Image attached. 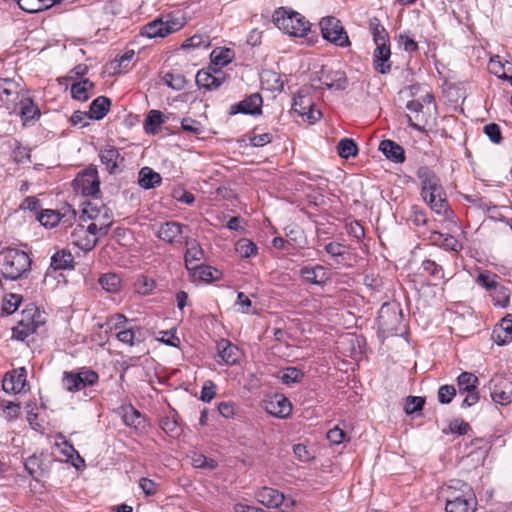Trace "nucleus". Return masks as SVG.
Masks as SVG:
<instances>
[{"label":"nucleus","instance_id":"obj_1","mask_svg":"<svg viewBox=\"0 0 512 512\" xmlns=\"http://www.w3.org/2000/svg\"><path fill=\"white\" fill-rule=\"evenodd\" d=\"M446 512H475L477 500L472 487L458 479L450 480L445 490Z\"/></svg>","mask_w":512,"mask_h":512},{"label":"nucleus","instance_id":"obj_2","mask_svg":"<svg viewBox=\"0 0 512 512\" xmlns=\"http://www.w3.org/2000/svg\"><path fill=\"white\" fill-rule=\"evenodd\" d=\"M29 255L19 249L8 248L0 252L1 274L7 280H18L31 270Z\"/></svg>","mask_w":512,"mask_h":512},{"label":"nucleus","instance_id":"obj_3","mask_svg":"<svg viewBox=\"0 0 512 512\" xmlns=\"http://www.w3.org/2000/svg\"><path fill=\"white\" fill-rule=\"evenodd\" d=\"M274 24L283 32L295 37H304L310 30V23L303 15L287 7H279L273 13Z\"/></svg>","mask_w":512,"mask_h":512},{"label":"nucleus","instance_id":"obj_4","mask_svg":"<svg viewBox=\"0 0 512 512\" xmlns=\"http://www.w3.org/2000/svg\"><path fill=\"white\" fill-rule=\"evenodd\" d=\"M403 318L400 303L393 301L382 304L377 317L379 332L385 337L397 335L405 328Z\"/></svg>","mask_w":512,"mask_h":512},{"label":"nucleus","instance_id":"obj_5","mask_svg":"<svg viewBox=\"0 0 512 512\" xmlns=\"http://www.w3.org/2000/svg\"><path fill=\"white\" fill-rule=\"evenodd\" d=\"M319 26L323 39L342 48L351 45L347 32L338 18L334 16L323 17Z\"/></svg>","mask_w":512,"mask_h":512},{"label":"nucleus","instance_id":"obj_6","mask_svg":"<svg viewBox=\"0 0 512 512\" xmlns=\"http://www.w3.org/2000/svg\"><path fill=\"white\" fill-rule=\"evenodd\" d=\"M74 188L84 196L96 197L100 193V180L96 167L89 166L73 181Z\"/></svg>","mask_w":512,"mask_h":512},{"label":"nucleus","instance_id":"obj_7","mask_svg":"<svg viewBox=\"0 0 512 512\" xmlns=\"http://www.w3.org/2000/svg\"><path fill=\"white\" fill-rule=\"evenodd\" d=\"M99 380V375L91 369H83L78 373L64 372L63 382L68 391H80L88 386L95 385Z\"/></svg>","mask_w":512,"mask_h":512},{"label":"nucleus","instance_id":"obj_8","mask_svg":"<svg viewBox=\"0 0 512 512\" xmlns=\"http://www.w3.org/2000/svg\"><path fill=\"white\" fill-rule=\"evenodd\" d=\"M490 394L495 403L506 405L512 402V381L496 375L489 382Z\"/></svg>","mask_w":512,"mask_h":512},{"label":"nucleus","instance_id":"obj_9","mask_svg":"<svg viewBox=\"0 0 512 512\" xmlns=\"http://www.w3.org/2000/svg\"><path fill=\"white\" fill-rule=\"evenodd\" d=\"M63 212L45 209L37 214V220L45 227H55L59 223H70L76 218V211L70 206L63 207Z\"/></svg>","mask_w":512,"mask_h":512},{"label":"nucleus","instance_id":"obj_10","mask_svg":"<svg viewBox=\"0 0 512 512\" xmlns=\"http://www.w3.org/2000/svg\"><path fill=\"white\" fill-rule=\"evenodd\" d=\"M258 502L268 508H278L284 506L285 509L292 507L295 502L293 499L284 496L282 492L270 487H262L256 493Z\"/></svg>","mask_w":512,"mask_h":512},{"label":"nucleus","instance_id":"obj_11","mask_svg":"<svg viewBox=\"0 0 512 512\" xmlns=\"http://www.w3.org/2000/svg\"><path fill=\"white\" fill-rule=\"evenodd\" d=\"M226 80V74L210 65L207 70L201 69L196 74L195 82L199 88L208 91L218 89Z\"/></svg>","mask_w":512,"mask_h":512},{"label":"nucleus","instance_id":"obj_12","mask_svg":"<svg viewBox=\"0 0 512 512\" xmlns=\"http://www.w3.org/2000/svg\"><path fill=\"white\" fill-rule=\"evenodd\" d=\"M40 313L35 311L33 314L24 316L13 328V336L15 339L24 341L29 335L35 333L37 329L44 323L39 318Z\"/></svg>","mask_w":512,"mask_h":512},{"label":"nucleus","instance_id":"obj_13","mask_svg":"<svg viewBox=\"0 0 512 512\" xmlns=\"http://www.w3.org/2000/svg\"><path fill=\"white\" fill-rule=\"evenodd\" d=\"M263 99L260 93H253L244 100L232 105L229 113L236 115L238 113L257 115L262 112Z\"/></svg>","mask_w":512,"mask_h":512},{"label":"nucleus","instance_id":"obj_14","mask_svg":"<svg viewBox=\"0 0 512 512\" xmlns=\"http://www.w3.org/2000/svg\"><path fill=\"white\" fill-rule=\"evenodd\" d=\"M416 175L422 185L421 196L423 198H426L427 193L430 191H432V194L437 191L442 192L443 187L440 183L439 177L428 166H420L417 169Z\"/></svg>","mask_w":512,"mask_h":512},{"label":"nucleus","instance_id":"obj_15","mask_svg":"<svg viewBox=\"0 0 512 512\" xmlns=\"http://www.w3.org/2000/svg\"><path fill=\"white\" fill-rule=\"evenodd\" d=\"M321 74L324 78L323 80L320 79L321 85L328 90L343 91L349 85V80L346 76V73L342 70L325 71L322 69Z\"/></svg>","mask_w":512,"mask_h":512},{"label":"nucleus","instance_id":"obj_16","mask_svg":"<svg viewBox=\"0 0 512 512\" xmlns=\"http://www.w3.org/2000/svg\"><path fill=\"white\" fill-rule=\"evenodd\" d=\"M184 229H188V226L176 221H168L160 226L157 237L170 244L181 243V236L184 233Z\"/></svg>","mask_w":512,"mask_h":512},{"label":"nucleus","instance_id":"obj_17","mask_svg":"<svg viewBox=\"0 0 512 512\" xmlns=\"http://www.w3.org/2000/svg\"><path fill=\"white\" fill-rule=\"evenodd\" d=\"M391 51L390 44L380 42L376 44V48L373 53V65L377 72L380 74H387L391 71Z\"/></svg>","mask_w":512,"mask_h":512},{"label":"nucleus","instance_id":"obj_18","mask_svg":"<svg viewBox=\"0 0 512 512\" xmlns=\"http://www.w3.org/2000/svg\"><path fill=\"white\" fill-rule=\"evenodd\" d=\"M424 201L430 206L431 210L439 215H444L445 218L449 219L453 211L449 208L446 194L442 188V192H435L432 196V191L428 192Z\"/></svg>","mask_w":512,"mask_h":512},{"label":"nucleus","instance_id":"obj_19","mask_svg":"<svg viewBox=\"0 0 512 512\" xmlns=\"http://www.w3.org/2000/svg\"><path fill=\"white\" fill-rule=\"evenodd\" d=\"M71 242L83 251H91L98 242L97 237H91L82 224H78L71 232Z\"/></svg>","mask_w":512,"mask_h":512},{"label":"nucleus","instance_id":"obj_20","mask_svg":"<svg viewBox=\"0 0 512 512\" xmlns=\"http://www.w3.org/2000/svg\"><path fill=\"white\" fill-rule=\"evenodd\" d=\"M266 410L274 417L286 418L291 414L292 405L284 395L276 394L267 402Z\"/></svg>","mask_w":512,"mask_h":512},{"label":"nucleus","instance_id":"obj_21","mask_svg":"<svg viewBox=\"0 0 512 512\" xmlns=\"http://www.w3.org/2000/svg\"><path fill=\"white\" fill-rule=\"evenodd\" d=\"M26 385V370L20 368L13 370L11 373L5 375L2 381V387L5 392L19 393Z\"/></svg>","mask_w":512,"mask_h":512},{"label":"nucleus","instance_id":"obj_22","mask_svg":"<svg viewBox=\"0 0 512 512\" xmlns=\"http://www.w3.org/2000/svg\"><path fill=\"white\" fill-rule=\"evenodd\" d=\"M300 276L306 282L315 285H324L329 280L326 269L321 265L304 266L300 269Z\"/></svg>","mask_w":512,"mask_h":512},{"label":"nucleus","instance_id":"obj_23","mask_svg":"<svg viewBox=\"0 0 512 512\" xmlns=\"http://www.w3.org/2000/svg\"><path fill=\"white\" fill-rule=\"evenodd\" d=\"M218 355L221 358V361L226 365H234L239 361L240 358V350L239 348L233 344L231 341L227 339H221L217 343Z\"/></svg>","mask_w":512,"mask_h":512},{"label":"nucleus","instance_id":"obj_24","mask_svg":"<svg viewBox=\"0 0 512 512\" xmlns=\"http://www.w3.org/2000/svg\"><path fill=\"white\" fill-rule=\"evenodd\" d=\"M99 157L101 163L105 165L109 174H114L118 168V162L124 161L118 149L114 146L107 145L100 150Z\"/></svg>","mask_w":512,"mask_h":512},{"label":"nucleus","instance_id":"obj_25","mask_svg":"<svg viewBox=\"0 0 512 512\" xmlns=\"http://www.w3.org/2000/svg\"><path fill=\"white\" fill-rule=\"evenodd\" d=\"M379 150L387 159L394 163H403L405 161L404 148L393 140H382L379 145Z\"/></svg>","mask_w":512,"mask_h":512},{"label":"nucleus","instance_id":"obj_26","mask_svg":"<svg viewBox=\"0 0 512 512\" xmlns=\"http://www.w3.org/2000/svg\"><path fill=\"white\" fill-rule=\"evenodd\" d=\"M492 338L498 345H504L512 341V314L506 315L499 326L492 332Z\"/></svg>","mask_w":512,"mask_h":512},{"label":"nucleus","instance_id":"obj_27","mask_svg":"<svg viewBox=\"0 0 512 512\" xmlns=\"http://www.w3.org/2000/svg\"><path fill=\"white\" fill-rule=\"evenodd\" d=\"M95 83L88 78L75 82L71 85V96L73 99L85 102L94 94Z\"/></svg>","mask_w":512,"mask_h":512},{"label":"nucleus","instance_id":"obj_28","mask_svg":"<svg viewBox=\"0 0 512 512\" xmlns=\"http://www.w3.org/2000/svg\"><path fill=\"white\" fill-rule=\"evenodd\" d=\"M185 245L187 247L184 255L185 266L189 271H191L195 268V265H192V263L200 261L204 257V252L195 239L187 238L185 240Z\"/></svg>","mask_w":512,"mask_h":512},{"label":"nucleus","instance_id":"obj_29","mask_svg":"<svg viewBox=\"0 0 512 512\" xmlns=\"http://www.w3.org/2000/svg\"><path fill=\"white\" fill-rule=\"evenodd\" d=\"M162 182V177L159 173L155 172L150 167H143L138 174V184L145 190H149L159 186Z\"/></svg>","mask_w":512,"mask_h":512},{"label":"nucleus","instance_id":"obj_30","mask_svg":"<svg viewBox=\"0 0 512 512\" xmlns=\"http://www.w3.org/2000/svg\"><path fill=\"white\" fill-rule=\"evenodd\" d=\"M111 100L106 96H98L89 106V119L101 120L109 112Z\"/></svg>","mask_w":512,"mask_h":512},{"label":"nucleus","instance_id":"obj_31","mask_svg":"<svg viewBox=\"0 0 512 512\" xmlns=\"http://www.w3.org/2000/svg\"><path fill=\"white\" fill-rule=\"evenodd\" d=\"M20 116L24 125L39 119L41 112L38 106L29 97L23 98L20 103Z\"/></svg>","mask_w":512,"mask_h":512},{"label":"nucleus","instance_id":"obj_32","mask_svg":"<svg viewBox=\"0 0 512 512\" xmlns=\"http://www.w3.org/2000/svg\"><path fill=\"white\" fill-rule=\"evenodd\" d=\"M122 411V419L126 426L137 430L145 427V416L132 405L122 407Z\"/></svg>","mask_w":512,"mask_h":512},{"label":"nucleus","instance_id":"obj_33","mask_svg":"<svg viewBox=\"0 0 512 512\" xmlns=\"http://www.w3.org/2000/svg\"><path fill=\"white\" fill-rule=\"evenodd\" d=\"M161 429L169 436L178 437L181 434L179 427V416L175 410H171L169 415L160 419Z\"/></svg>","mask_w":512,"mask_h":512},{"label":"nucleus","instance_id":"obj_34","mask_svg":"<svg viewBox=\"0 0 512 512\" xmlns=\"http://www.w3.org/2000/svg\"><path fill=\"white\" fill-rule=\"evenodd\" d=\"M50 267L53 270H66L74 267V257L67 250H60L51 257Z\"/></svg>","mask_w":512,"mask_h":512},{"label":"nucleus","instance_id":"obj_35","mask_svg":"<svg viewBox=\"0 0 512 512\" xmlns=\"http://www.w3.org/2000/svg\"><path fill=\"white\" fill-rule=\"evenodd\" d=\"M166 116L159 110H150L144 120V130L147 134H156L161 124L165 123Z\"/></svg>","mask_w":512,"mask_h":512},{"label":"nucleus","instance_id":"obj_36","mask_svg":"<svg viewBox=\"0 0 512 512\" xmlns=\"http://www.w3.org/2000/svg\"><path fill=\"white\" fill-rule=\"evenodd\" d=\"M421 268L427 275L430 276L431 280L434 282V285H437L440 281H443L445 278V272L443 267L434 260H423Z\"/></svg>","mask_w":512,"mask_h":512},{"label":"nucleus","instance_id":"obj_37","mask_svg":"<svg viewBox=\"0 0 512 512\" xmlns=\"http://www.w3.org/2000/svg\"><path fill=\"white\" fill-rule=\"evenodd\" d=\"M234 51L230 48L222 47V48H215L211 54V64L213 67L219 66L223 67L228 65L232 62L234 59Z\"/></svg>","mask_w":512,"mask_h":512},{"label":"nucleus","instance_id":"obj_38","mask_svg":"<svg viewBox=\"0 0 512 512\" xmlns=\"http://www.w3.org/2000/svg\"><path fill=\"white\" fill-rule=\"evenodd\" d=\"M479 380L471 372H462L457 377V386L460 394L470 393L478 389Z\"/></svg>","mask_w":512,"mask_h":512},{"label":"nucleus","instance_id":"obj_39","mask_svg":"<svg viewBox=\"0 0 512 512\" xmlns=\"http://www.w3.org/2000/svg\"><path fill=\"white\" fill-rule=\"evenodd\" d=\"M25 470L35 480L39 481L46 473L43 462L37 455H32L27 458L24 463Z\"/></svg>","mask_w":512,"mask_h":512},{"label":"nucleus","instance_id":"obj_40","mask_svg":"<svg viewBox=\"0 0 512 512\" xmlns=\"http://www.w3.org/2000/svg\"><path fill=\"white\" fill-rule=\"evenodd\" d=\"M193 276H198L200 280L206 282H212L218 280L221 276V272L209 265H195V268L191 270Z\"/></svg>","mask_w":512,"mask_h":512},{"label":"nucleus","instance_id":"obj_41","mask_svg":"<svg viewBox=\"0 0 512 512\" xmlns=\"http://www.w3.org/2000/svg\"><path fill=\"white\" fill-rule=\"evenodd\" d=\"M369 28L375 44H380V42L389 43L388 32L377 17L370 19Z\"/></svg>","mask_w":512,"mask_h":512},{"label":"nucleus","instance_id":"obj_42","mask_svg":"<svg viewBox=\"0 0 512 512\" xmlns=\"http://www.w3.org/2000/svg\"><path fill=\"white\" fill-rule=\"evenodd\" d=\"M337 152L341 158L349 159L358 153V146L353 139L343 138L338 142Z\"/></svg>","mask_w":512,"mask_h":512},{"label":"nucleus","instance_id":"obj_43","mask_svg":"<svg viewBox=\"0 0 512 512\" xmlns=\"http://www.w3.org/2000/svg\"><path fill=\"white\" fill-rule=\"evenodd\" d=\"M121 282V278L115 273H107L99 278V284L109 293L118 292L121 287Z\"/></svg>","mask_w":512,"mask_h":512},{"label":"nucleus","instance_id":"obj_44","mask_svg":"<svg viewBox=\"0 0 512 512\" xmlns=\"http://www.w3.org/2000/svg\"><path fill=\"white\" fill-rule=\"evenodd\" d=\"M490 296L494 306L506 308L509 305L510 290L502 284H499L497 288L490 293Z\"/></svg>","mask_w":512,"mask_h":512},{"label":"nucleus","instance_id":"obj_45","mask_svg":"<svg viewBox=\"0 0 512 512\" xmlns=\"http://www.w3.org/2000/svg\"><path fill=\"white\" fill-rule=\"evenodd\" d=\"M469 445L473 448L469 452V455L476 454L482 459V461L485 460L489 450L491 449V442L486 438H474L471 440Z\"/></svg>","mask_w":512,"mask_h":512},{"label":"nucleus","instance_id":"obj_46","mask_svg":"<svg viewBox=\"0 0 512 512\" xmlns=\"http://www.w3.org/2000/svg\"><path fill=\"white\" fill-rule=\"evenodd\" d=\"M45 0H17L20 9L28 13H37L51 8L54 3L44 4Z\"/></svg>","mask_w":512,"mask_h":512},{"label":"nucleus","instance_id":"obj_47","mask_svg":"<svg viewBox=\"0 0 512 512\" xmlns=\"http://www.w3.org/2000/svg\"><path fill=\"white\" fill-rule=\"evenodd\" d=\"M164 28L165 25L163 23V19H155L148 24H146L142 28V35H145L149 38H155V37H165L166 34H164Z\"/></svg>","mask_w":512,"mask_h":512},{"label":"nucleus","instance_id":"obj_48","mask_svg":"<svg viewBox=\"0 0 512 512\" xmlns=\"http://www.w3.org/2000/svg\"><path fill=\"white\" fill-rule=\"evenodd\" d=\"M235 250L242 258H249L257 254L258 248L254 242L243 238L237 241Z\"/></svg>","mask_w":512,"mask_h":512},{"label":"nucleus","instance_id":"obj_49","mask_svg":"<svg viewBox=\"0 0 512 512\" xmlns=\"http://www.w3.org/2000/svg\"><path fill=\"white\" fill-rule=\"evenodd\" d=\"M163 81L168 87L177 91L184 89L187 84V80L184 75L173 72H167L163 77Z\"/></svg>","mask_w":512,"mask_h":512},{"label":"nucleus","instance_id":"obj_50","mask_svg":"<svg viewBox=\"0 0 512 512\" xmlns=\"http://www.w3.org/2000/svg\"><path fill=\"white\" fill-rule=\"evenodd\" d=\"M303 377L304 373L300 369L296 367H288L283 371L280 379L283 384L292 385L301 382Z\"/></svg>","mask_w":512,"mask_h":512},{"label":"nucleus","instance_id":"obj_51","mask_svg":"<svg viewBox=\"0 0 512 512\" xmlns=\"http://www.w3.org/2000/svg\"><path fill=\"white\" fill-rule=\"evenodd\" d=\"M134 286L139 294L148 295L154 290V288L156 287V283L154 279L145 275H140L136 279Z\"/></svg>","mask_w":512,"mask_h":512},{"label":"nucleus","instance_id":"obj_52","mask_svg":"<svg viewBox=\"0 0 512 512\" xmlns=\"http://www.w3.org/2000/svg\"><path fill=\"white\" fill-rule=\"evenodd\" d=\"M471 430L469 423L465 422L461 418H455L450 421L448 429H443L444 434L455 433L458 435H465Z\"/></svg>","mask_w":512,"mask_h":512},{"label":"nucleus","instance_id":"obj_53","mask_svg":"<svg viewBox=\"0 0 512 512\" xmlns=\"http://www.w3.org/2000/svg\"><path fill=\"white\" fill-rule=\"evenodd\" d=\"M209 46H210L209 36L195 34V35L191 36L190 38L186 39L182 43L181 48H183V49L199 48V47L208 48Z\"/></svg>","mask_w":512,"mask_h":512},{"label":"nucleus","instance_id":"obj_54","mask_svg":"<svg viewBox=\"0 0 512 512\" xmlns=\"http://www.w3.org/2000/svg\"><path fill=\"white\" fill-rule=\"evenodd\" d=\"M257 127L253 129L252 132L245 135L248 138L249 143L253 147H263L266 144H269L273 140V135L271 133H262L255 134Z\"/></svg>","mask_w":512,"mask_h":512},{"label":"nucleus","instance_id":"obj_55","mask_svg":"<svg viewBox=\"0 0 512 512\" xmlns=\"http://www.w3.org/2000/svg\"><path fill=\"white\" fill-rule=\"evenodd\" d=\"M425 404V398L420 396H408L405 401L404 411L406 414L411 415L415 412L421 411Z\"/></svg>","mask_w":512,"mask_h":512},{"label":"nucleus","instance_id":"obj_56","mask_svg":"<svg viewBox=\"0 0 512 512\" xmlns=\"http://www.w3.org/2000/svg\"><path fill=\"white\" fill-rule=\"evenodd\" d=\"M409 220L415 225V226H424L428 222L427 214L426 212L421 209L417 205H413L411 207V212L409 215Z\"/></svg>","mask_w":512,"mask_h":512},{"label":"nucleus","instance_id":"obj_57","mask_svg":"<svg viewBox=\"0 0 512 512\" xmlns=\"http://www.w3.org/2000/svg\"><path fill=\"white\" fill-rule=\"evenodd\" d=\"M497 278L498 276L496 274H491L486 271L479 274L478 282L491 293L500 284L497 282Z\"/></svg>","mask_w":512,"mask_h":512},{"label":"nucleus","instance_id":"obj_58","mask_svg":"<svg viewBox=\"0 0 512 512\" xmlns=\"http://www.w3.org/2000/svg\"><path fill=\"white\" fill-rule=\"evenodd\" d=\"M484 133L495 144H500L503 140L500 126L496 123H489L483 128Z\"/></svg>","mask_w":512,"mask_h":512},{"label":"nucleus","instance_id":"obj_59","mask_svg":"<svg viewBox=\"0 0 512 512\" xmlns=\"http://www.w3.org/2000/svg\"><path fill=\"white\" fill-rule=\"evenodd\" d=\"M398 44L406 52L413 53L418 51V43L408 33L399 34Z\"/></svg>","mask_w":512,"mask_h":512},{"label":"nucleus","instance_id":"obj_60","mask_svg":"<svg viewBox=\"0 0 512 512\" xmlns=\"http://www.w3.org/2000/svg\"><path fill=\"white\" fill-rule=\"evenodd\" d=\"M192 464L196 468L214 470L218 463L212 458H208L202 454L196 455L192 459Z\"/></svg>","mask_w":512,"mask_h":512},{"label":"nucleus","instance_id":"obj_61","mask_svg":"<svg viewBox=\"0 0 512 512\" xmlns=\"http://www.w3.org/2000/svg\"><path fill=\"white\" fill-rule=\"evenodd\" d=\"M15 82L12 79H0V99L2 101L9 100L10 96L15 94Z\"/></svg>","mask_w":512,"mask_h":512},{"label":"nucleus","instance_id":"obj_62","mask_svg":"<svg viewBox=\"0 0 512 512\" xmlns=\"http://www.w3.org/2000/svg\"><path fill=\"white\" fill-rule=\"evenodd\" d=\"M456 392L453 385H442L438 390V401L441 404H449L455 397Z\"/></svg>","mask_w":512,"mask_h":512},{"label":"nucleus","instance_id":"obj_63","mask_svg":"<svg viewBox=\"0 0 512 512\" xmlns=\"http://www.w3.org/2000/svg\"><path fill=\"white\" fill-rule=\"evenodd\" d=\"M22 297L17 294H9V298L5 299L2 306V311L10 315L14 313L21 303Z\"/></svg>","mask_w":512,"mask_h":512},{"label":"nucleus","instance_id":"obj_64","mask_svg":"<svg viewBox=\"0 0 512 512\" xmlns=\"http://www.w3.org/2000/svg\"><path fill=\"white\" fill-rule=\"evenodd\" d=\"M438 247L447 251L459 252L462 250L463 245L454 236L445 234L444 239L441 241Z\"/></svg>","mask_w":512,"mask_h":512}]
</instances>
